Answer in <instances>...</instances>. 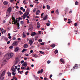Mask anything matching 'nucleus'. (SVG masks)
<instances>
[{"mask_svg": "<svg viewBox=\"0 0 80 80\" xmlns=\"http://www.w3.org/2000/svg\"><path fill=\"white\" fill-rule=\"evenodd\" d=\"M30 52L31 53H33V50H31Z\"/></svg>", "mask_w": 80, "mask_h": 80, "instance_id": "64", "label": "nucleus"}, {"mask_svg": "<svg viewBox=\"0 0 80 80\" xmlns=\"http://www.w3.org/2000/svg\"><path fill=\"white\" fill-rule=\"evenodd\" d=\"M3 3L4 5H8V2L7 1H4L3 2Z\"/></svg>", "mask_w": 80, "mask_h": 80, "instance_id": "18", "label": "nucleus"}, {"mask_svg": "<svg viewBox=\"0 0 80 80\" xmlns=\"http://www.w3.org/2000/svg\"><path fill=\"white\" fill-rule=\"evenodd\" d=\"M28 72H29L28 71L26 72L25 73V75H28L27 73H28Z\"/></svg>", "mask_w": 80, "mask_h": 80, "instance_id": "41", "label": "nucleus"}, {"mask_svg": "<svg viewBox=\"0 0 80 80\" xmlns=\"http://www.w3.org/2000/svg\"><path fill=\"white\" fill-rule=\"evenodd\" d=\"M36 35V32H32L31 33V35L32 37H34Z\"/></svg>", "mask_w": 80, "mask_h": 80, "instance_id": "8", "label": "nucleus"}, {"mask_svg": "<svg viewBox=\"0 0 80 80\" xmlns=\"http://www.w3.org/2000/svg\"><path fill=\"white\" fill-rule=\"evenodd\" d=\"M24 59L25 60H27V58H24Z\"/></svg>", "mask_w": 80, "mask_h": 80, "instance_id": "57", "label": "nucleus"}, {"mask_svg": "<svg viewBox=\"0 0 80 80\" xmlns=\"http://www.w3.org/2000/svg\"><path fill=\"white\" fill-rule=\"evenodd\" d=\"M38 42L40 43H41V42H42V39H39L38 40Z\"/></svg>", "mask_w": 80, "mask_h": 80, "instance_id": "38", "label": "nucleus"}, {"mask_svg": "<svg viewBox=\"0 0 80 80\" xmlns=\"http://www.w3.org/2000/svg\"><path fill=\"white\" fill-rule=\"evenodd\" d=\"M52 74H51V75H50V77H49V78H50V79H51V78L52 77Z\"/></svg>", "mask_w": 80, "mask_h": 80, "instance_id": "46", "label": "nucleus"}, {"mask_svg": "<svg viewBox=\"0 0 80 80\" xmlns=\"http://www.w3.org/2000/svg\"><path fill=\"white\" fill-rule=\"evenodd\" d=\"M13 48V46H10L9 47V48H10V49H12V48Z\"/></svg>", "mask_w": 80, "mask_h": 80, "instance_id": "52", "label": "nucleus"}, {"mask_svg": "<svg viewBox=\"0 0 80 80\" xmlns=\"http://www.w3.org/2000/svg\"><path fill=\"white\" fill-rule=\"evenodd\" d=\"M44 80H48L46 77H45L44 78Z\"/></svg>", "mask_w": 80, "mask_h": 80, "instance_id": "45", "label": "nucleus"}, {"mask_svg": "<svg viewBox=\"0 0 80 80\" xmlns=\"http://www.w3.org/2000/svg\"><path fill=\"white\" fill-rule=\"evenodd\" d=\"M56 12L57 14H58L59 13V12H58V10L57 9V10H56Z\"/></svg>", "mask_w": 80, "mask_h": 80, "instance_id": "35", "label": "nucleus"}, {"mask_svg": "<svg viewBox=\"0 0 80 80\" xmlns=\"http://www.w3.org/2000/svg\"><path fill=\"white\" fill-rule=\"evenodd\" d=\"M40 53H41V54H43V53H44V52H43L42 51H39Z\"/></svg>", "mask_w": 80, "mask_h": 80, "instance_id": "44", "label": "nucleus"}, {"mask_svg": "<svg viewBox=\"0 0 80 80\" xmlns=\"http://www.w3.org/2000/svg\"><path fill=\"white\" fill-rule=\"evenodd\" d=\"M37 26L38 28H40V23L39 22H38L37 23Z\"/></svg>", "mask_w": 80, "mask_h": 80, "instance_id": "17", "label": "nucleus"}, {"mask_svg": "<svg viewBox=\"0 0 80 80\" xmlns=\"http://www.w3.org/2000/svg\"><path fill=\"white\" fill-rule=\"evenodd\" d=\"M36 10H37V8H34V9L33 10V12H35L36 11Z\"/></svg>", "mask_w": 80, "mask_h": 80, "instance_id": "36", "label": "nucleus"}, {"mask_svg": "<svg viewBox=\"0 0 80 80\" xmlns=\"http://www.w3.org/2000/svg\"><path fill=\"white\" fill-rule=\"evenodd\" d=\"M33 57H35V58H37V57H38V56L36 54H34L33 55Z\"/></svg>", "mask_w": 80, "mask_h": 80, "instance_id": "31", "label": "nucleus"}, {"mask_svg": "<svg viewBox=\"0 0 80 80\" xmlns=\"http://www.w3.org/2000/svg\"><path fill=\"white\" fill-rule=\"evenodd\" d=\"M15 72H12V75H13L14 76H15V74H16V73H14Z\"/></svg>", "mask_w": 80, "mask_h": 80, "instance_id": "29", "label": "nucleus"}, {"mask_svg": "<svg viewBox=\"0 0 80 80\" xmlns=\"http://www.w3.org/2000/svg\"><path fill=\"white\" fill-rule=\"evenodd\" d=\"M4 40H6V41H8V38L5 37L4 38Z\"/></svg>", "mask_w": 80, "mask_h": 80, "instance_id": "43", "label": "nucleus"}, {"mask_svg": "<svg viewBox=\"0 0 80 80\" xmlns=\"http://www.w3.org/2000/svg\"><path fill=\"white\" fill-rule=\"evenodd\" d=\"M46 25L48 26H50V24L49 23H48L47 22L46 23Z\"/></svg>", "mask_w": 80, "mask_h": 80, "instance_id": "39", "label": "nucleus"}, {"mask_svg": "<svg viewBox=\"0 0 80 80\" xmlns=\"http://www.w3.org/2000/svg\"><path fill=\"white\" fill-rule=\"evenodd\" d=\"M6 63V60H4L3 62H2V65H5Z\"/></svg>", "mask_w": 80, "mask_h": 80, "instance_id": "19", "label": "nucleus"}, {"mask_svg": "<svg viewBox=\"0 0 80 80\" xmlns=\"http://www.w3.org/2000/svg\"><path fill=\"white\" fill-rule=\"evenodd\" d=\"M5 71H4L3 72H2L1 75H0V80H3L4 79V77L3 76L5 75Z\"/></svg>", "mask_w": 80, "mask_h": 80, "instance_id": "2", "label": "nucleus"}, {"mask_svg": "<svg viewBox=\"0 0 80 80\" xmlns=\"http://www.w3.org/2000/svg\"><path fill=\"white\" fill-rule=\"evenodd\" d=\"M29 28L30 30L31 31H32L33 29V26H32V25L30 24L29 25Z\"/></svg>", "mask_w": 80, "mask_h": 80, "instance_id": "6", "label": "nucleus"}, {"mask_svg": "<svg viewBox=\"0 0 80 80\" xmlns=\"http://www.w3.org/2000/svg\"><path fill=\"white\" fill-rule=\"evenodd\" d=\"M26 2V0H24L23 1V3L24 5H26L27 4V2Z\"/></svg>", "mask_w": 80, "mask_h": 80, "instance_id": "34", "label": "nucleus"}, {"mask_svg": "<svg viewBox=\"0 0 80 80\" xmlns=\"http://www.w3.org/2000/svg\"><path fill=\"white\" fill-rule=\"evenodd\" d=\"M50 61L48 60L47 61V63H48V64H49V63H50Z\"/></svg>", "mask_w": 80, "mask_h": 80, "instance_id": "47", "label": "nucleus"}, {"mask_svg": "<svg viewBox=\"0 0 80 80\" xmlns=\"http://www.w3.org/2000/svg\"><path fill=\"white\" fill-rule=\"evenodd\" d=\"M47 8L48 10H50V7L49 6V5H47Z\"/></svg>", "mask_w": 80, "mask_h": 80, "instance_id": "25", "label": "nucleus"}, {"mask_svg": "<svg viewBox=\"0 0 80 80\" xmlns=\"http://www.w3.org/2000/svg\"><path fill=\"white\" fill-rule=\"evenodd\" d=\"M40 12V11L39 10H38L36 12V14L37 15H38V14H39V13Z\"/></svg>", "mask_w": 80, "mask_h": 80, "instance_id": "26", "label": "nucleus"}, {"mask_svg": "<svg viewBox=\"0 0 80 80\" xmlns=\"http://www.w3.org/2000/svg\"><path fill=\"white\" fill-rule=\"evenodd\" d=\"M20 50V48H19L16 47L14 51H15V52H18V50Z\"/></svg>", "mask_w": 80, "mask_h": 80, "instance_id": "12", "label": "nucleus"}, {"mask_svg": "<svg viewBox=\"0 0 80 80\" xmlns=\"http://www.w3.org/2000/svg\"><path fill=\"white\" fill-rule=\"evenodd\" d=\"M24 63V61L23 60H22L21 62V63L22 64V63Z\"/></svg>", "mask_w": 80, "mask_h": 80, "instance_id": "48", "label": "nucleus"}, {"mask_svg": "<svg viewBox=\"0 0 80 80\" xmlns=\"http://www.w3.org/2000/svg\"><path fill=\"white\" fill-rule=\"evenodd\" d=\"M51 47H52V48H54L55 47L56 45L55 44H52L51 45Z\"/></svg>", "mask_w": 80, "mask_h": 80, "instance_id": "24", "label": "nucleus"}, {"mask_svg": "<svg viewBox=\"0 0 80 80\" xmlns=\"http://www.w3.org/2000/svg\"><path fill=\"white\" fill-rule=\"evenodd\" d=\"M41 30H45V28H41Z\"/></svg>", "mask_w": 80, "mask_h": 80, "instance_id": "62", "label": "nucleus"}, {"mask_svg": "<svg viewBox=\"0 0 80 80\" xmlns=\"http://www.w3.org/2000/svg\"><path fill=\"white\" fill-rule=\"evenodd\" d=\"M12 24H14V25H15V24H16V23H17V22H19L18 21H17V20H15V18L13 17H12Z\"/></svg>", "mask_w": 80, "mask_h": 80, "instance_id": "4", "label": "nucleus"}, {"mask_svg": "<svg viewBox=\"0 0 80 80\" xmlns=\"http://www.w3.org/2000/svg\"><path fill=\"white\" fill-rule=\"evenodd\" d=\"M10 43V41H8L7 42V43L8 44H8H9V43Z\"/></svg>", "mask_w": 80, "mask_h": 80, "instance_id": "56", "label": "nucleus"}, {"mask_svg": "<svg viewBox=\"0 0 80 80\" xmlns=\"http://www.w3.org/2000/svg\"><path fill=\"white\" fill-rule=\"evenodd\" d=\"M43 15H44V13H42L41 14V17H43Z\"/></svg>", "mask_w": 80, "mask_h": 80, "instance_id": "63", "label": "nucleus"}, {"mask_svg": "<svg viewBox=\"0 0 80 80\" xmlns=\"http://www.w3.org/2000/svg\"><path fill=\"white\" fill-rule=\"evenodd\" d=\"M28 47V44H24L23 46V47L25 48H27Z\"/></svg>", "mask_w": 80, "mask_h": 80, "instance_id": "20", "label": "nucleus"}, {"mask_svg": "<svg viewBox=\"0 0 80 80\" xmlns=\"http://www.w3.org/2000/svg\"><path fill=\"white\" fill-rule=\"evenodd\" d=\"M11 70L12 71V72H15V68H12Z\"/></svg>", "mask_w": 80, "mask_h": 80, "instance_id": "22", "label": "nucleus"}, {"mask_svg": "<svg viewBox=\"0 0 80 80\" xmlns=\"http://www.w3.org/2000/svg\"><path fill=\"white\" fill-rule=\"evenodd\" d=\"M27 65H28V64H27V62H24L21 66V67H22L23 70L25 69V68L27 67Z\"/></svg>", "mask_w": 80, "mask_h": 80, "instance_id": "3", "label": "nucleus"}, {"mask_svg": "<svg viewBox=\"0 0 80 80\" xmlns=\"http://www.w3.org/2000/svg\"><path fill=\"white\" fill-rule=\"evenodd\" d=\"M77 23H74V26H75V27H77Z\"/></svg>", "mask_w": 80, "mask_h": 80, "instance_id": "59", "label": "nucleus"}, {"mask_svg": "<svg viewBox=\"0 0 80 80\" xmlns=\"http://www.w3.org/2000/svg\"><path fill=\"white\" fill-rule=\"evenodd\" d=\"M73 68H74V69H78V65L77 64H75L74 67H73Z\"/></svg>", "mask_w": 80, "mask_h": 80, "instance_id": "9", "label": "nucleus"}, {"mask_svg": "<svg viewBox=\"0 0 80 80\" xmlns=\"http://www.w3.org/2000/svg\"><path fill=\"white\" fill-rule=\"evenodd\" d=\"M60 61L62 63H61V64H64L65 63V61H64V60L63 59V58H61L60 59Z\"/></svg>", "mask_w": 80, "mask_h": 80, "instance_id": "13", "label": "nucleus"}, {"mask_svg": "<svg viewBox=\"0 0 80 80\" xmlns=\"http://www.w3.org/2000/svg\"><path fill=\"white\" fill-rule=\"evenodd\" d=\"M29 43L30 45H32L33 43V41H32V39L29 40Z\"/></svg>", "mask_w": 80, "mask_h": 80, "instance_id": "15", "label": "nucleus"}, {"mask_svg": "<svg viewBox=\"0 0 80 80\" xmlns=\"http://www.w3.org/2000/svg\"><path fill=\"white\" fill-rule=\"evenodd\" d=\"M25 70H30V68L28 67V66L27 67V68H25Z\"/></svg>", "mask_w": 80, "mask_h": 80, "instance_id": "37", "label": "nucleus"}, {"mask_svg": "<svg viewBox=\"0 0 80 80\" xmlns=\"http://www.w3.org/2000/svg\"><path fill=\"white\" fill-rule=\"evenodd\" d=\"M25 13H26V17H27V16H28V15H29V12H25Z\"/></svg>", "mask_w": 80, "mask_h": 80, "instance_id": "28", "label": "nucleus"}, {"mask_svg": "<svg viewBox=\"0 0 80 80\" xmlns=\"http://www.w3.org/2000/svg\"><path fill=\"white\" fill-rule=\"evenodd\" d=\"M27 49H23L22 51V53H23L24 52H25V51H27Z\"/></svg>", "mask_w": 80, "mask_h": 80, "instance_id": "23", "label": "nucleus"}, {"mask_svg": "<svg viewBox=\"0 0 80 80\" xmlns=\"http://www.w3.org/2000/svg\"><path fill=\"white\" fill-rule=\"evenodd\" d=\"M18 42V41H15L12 44V46H15Z\"/></svg>", "mask_w": 80, "mask_h": 80, "instance_id": "7", "label": "nucleus"}, {"mask_svg": "<svg viewBox=\"0 0 80 80\" xmlns=\"http://www.w3.org/2000/svg\"><path fill=\"white\" fill-rule=\"evenodd\" d=\"M26 12H28L29 13L30 12V9L29 8H27L26 11Z\"/></svg>", "mask_w": 80, "mask_h": 80, "instance_id": "27", "label": "nucleus"}, {"mask_svg": "<svg viewBox=\"0 0 80 80\" xmlns=\"http://www.w3.org/2000/svg\"><path fill=\"white\" fill-rule=\"evenodd\" d=\"M8 38L9 39H11L12 38V36H9L8 37Z\"/></svg>", "mask_w": 80, "mask_h": 80, "instance_id": "55", "label": "nucleus"}, {"mask_svg": "<svg viewBox=\"0 0 80 80\" xmlns=\"http://www.w3.org/2000/svg\"><path fill=\"white\" fill-rule=\"evenodd\" d=\"M19 13L20 15H22V14H23V13L22 12V11H20Z\"/></svg>", "mask_w": 80, "mask_h": 80, "instance_id": "40", "label": "nucleus"}, {"mask_svg": "<svg viewBox=\"0 0 80 80\" xmlns=\"http://www.w3.org/2000/svg\"><path fill=\"white\" fill-rule=\"evenodd\" d=\"M16 8L17 9H18V8H19L17 6H16Z\"/></svg>", "mask_w": 80, "mask_h": 80, "instance_id": "60", "label": "nucleus"}, {"mask_svg": "<svg viewBox=\"0 0 80 80\" xmlns=\"http://www.w3.org/2000/svg\"><path fill=\"white\" fill-rule=\"evenodd\" d=\"M75 4L76 5H78V2L77 1H76L75 3Z\"/></svg>", "mask_w": 80, "mask_h": 80, "instance_id": "32", "label": "nucleus"}, {"mask_svg": "<svg viewBox=\"0 0 80 80\" xmlns=\"http://www.w3.org/2000/svg\"><path fill=\"white\" fill-rule=\"evenodd\" d=\"M22 37L23 38H25V37H26V35L25 34H23Z\"/></svg>", "mask_w": 80, "mask_h": 80, "instance_id": "50", "label": "nucleus"}, {"mask_svg": "<svg viewBox=\"0 0 80 80\" xmlns=\"http://www.w3.org/2000/svg\"><path fill=\"white\" fill-rule=\"evenodd\" d=\"M58 50H55L54 51V53L55 54L57 53H58Z\"/></svg>", "mask_w": 80, "mask_h": 80, "instance_id": "33", "label": "nucleus"}, {"mask_svg": "<svg viewBox=\"0 0 80 80\" xmlns=\"http://www.w3.org/2000/svg\"><path fill=\"white\" fill-rule=\"evenodd\" d=\"M22 11L23 12H25V9H23L22 10Z\"/></svg>", "mask_w": 80, "mask_h": 80, "instance_id": "58", "label": "nucleus"}, {"mask_svg": "<svg viewBox=\"0 0 80 80\" xmlns=\"http://www.w3.org/2000/svg\"><path fill=\"white\" fill-rule=\"evenodd\" d=\"M8 76L9 77H11V73L10 72H8Z\"/></svg>", "mask_w": 80, "mask_h": 80, "instance_id": "21", "label": "nucleus"}, {"mask_svg": "<svg viewBox=\"0 0 80 80\" xmlns=\"http://www.w3.org/2000/svg\"><path fill=\"white\" fill-rule=\"evenodd\" d=\"M13 56V54L12 53H10L8 54V58H10Z\"/></svg>", "mask_w": 80, "mask_h": 80, "instance_id": "5", "label": "nucleus"}, {"mask_svg": "<svg viewBox=\"0 0 80 80\" xmlns=\"http://www.w3.org/2000/svg\"><path fill=\"white\" fill-rule=\"evenodd\" d=\"M33 7V5H32V4H30V7Z\"/></svg>", "mask_w": 80, "mask_h": 80, "instance_id": "54", "label": "nucleus"}, {"mask_svg": "<svg viewBox=\"0 0 80 80\" xmlns=\"http://www.w3.org/2000/svg\"><path fill=\"white\" fill-rule=\"evenodd\" d=\"M12 40H16V38L15 37H13L12 38Z\"/></svg>", "mask_w": 80, "mask_h": 80, "instance_id": "53", "label": "nucleus"}, {"mask_svg": "<svg viewBox=\"0 0 80 80\" xmlns=\"http://www.w3.org/2000/svg\"><path fill=\"white\" fill-rule=\"evenodd\" d=\"M23 9V8L22 7H21L20 8V10H22Z\"/></svg>", "mask_w": 80, "mask_h": 80, "instance_id": "61", "label": "nucleus"}, {"mask_svg": "<svg viewBox=\"0 0 80 80\" xmlns=\"http://www.w3.org/2000/svg\"><path fill=\"white\" fill-rule=\"evenodd\" d=\"M40 44L41 45H44V42H42L40 43Z\"/></svg>", "mask_w": 80, "mask_h": 80, "instance_id": "49", "label": "nucleus"}, {"mask_svg": "<svg viewBox=\"0 0 80 80\" xmlns=\"http://www.w3.org/2000/svg\"><path fill=\"white\" fill-rule=\"evenodd\" d=\"M48 17V15H46V16L44 17L42 19V20L44 21L45 20H46L47 19V18Z\"/></svg>", "mask_w": 80, "mask_h": 80, "instance_id": "14", "label": "nucleus"}, {"mask_svg": "<svg viewBox=\"0 0 80 80\" xmlns=\"http://www.w3.org/2000/svg\"><path fill=\"white\" fill-rule=\"evenodd\" d=\"M19 21L17 22L16 23V24H15V25H17L18 28L17 29H19L20 28L19 27H20V23H19Z\"/></svg>", "mask_w": 80, "mask_h": 80, "instance_id": "11", "label": "nucleus"}, {"mask_svg": "<svg viewBox=\"0 0 80 80\" xmlns=\"http://www.w3.org/2000/svg\"><path fill=\"white\" fill-rule=\"evenodd\" d=\"M26 13H24L22 16V19H25L26 17Z\"/></svg>", "mask_w": 80, "mask_h": 80, "instance_id": "16", "label": "nucleus"}, {"mask_svg": "<svg viewBox=\"0 0 80 80\" xmlns=\"http://www.w3.org/2000/svg\"><path fill=\"white\" fill-rule=\"evenodd\" d=\"M20 23L22 25H23V21H20Z\"/></svg>", "mask_w": 80, "mask_h": 80, "instance_id": "42", "label": "nucleus"}, {"mask_svg": "<svg viewBox=\"0 0 80 80\" xmlns=\"http://www.w3.org/2000/svg\"><path fill=\"white\" fill-rule=\"evenodd\" d=\"M20 18H21L20 17H19L17 19H18V21H20Z\"/></svg>", "mask_w": 80, "mask_h": 80, "instance_id": "51", "label": "nucleus"}, {"mask_svg": "<svg viewBox=\"0 0 80 80\" xmlns=\"http://www.w3.org/2000/svg\"><path fill=\"white\" fill-rule=\"evenodd\" d=\"M19 62V61L18 60H16V61L15 62V64H17V63H18Z\"/></svg>", "mask_w": 80, "mask_h": 80, "instance_id": "30", "label": "nucleus"}, {"mask_svg": "<svg viewBox=\"0 0 80 80\" xmlns=\"http://www.w3.org/2000/svg\"><path fill=\"white\" fill-rule=\"evenodd\" d=\"M43 69H42L40 71H38L37 72V73L38 74L40 73H43Z\"/></svg>", "mask_w": 80, "mask_h": 80, "instance_id": "10", "label": "nucleus"}, {"mask_svg": "<svg viewBox=\"0 0 80 80\" xmlns=\"http://www.w3.org/2000/svg\"><path fill=\"white\" fill-rule=\"evenodd\" d=\"M12 11V8L11 7L9 8L6 11V17H8V15H10L11 11Z\"/></svg>", "mask_w": 80, "mask_h": 80, "instance_id": "1", "label": "nucleus"}]
</instances>
